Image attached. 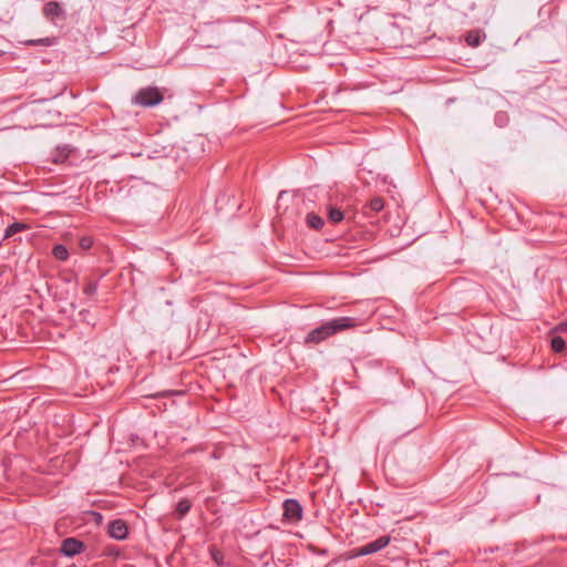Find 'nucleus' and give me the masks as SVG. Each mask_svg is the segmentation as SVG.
Wrapping results in <instances>:
<instances>
[{"label":"nucleus","instance_id":"f257e3e1","mask_svg":"<svg viewBox=\"0 0 567 567\" xmlns=\"http://www.w3.org/2000/svg\"><path fill=\"white\" fill-rule=\"evenodd\" d=\"M359 324V320L352 317H339L324 321L307 334L305 338V344H318L337 333L348 329H353Z\"/></svg>","mask_w":567,"mask_h":567},{"label":"nucleus","instance_id":"f03ea898","mask_svg":"<svg viewBox=\"0 0 567 567\" xmlns=\"http://www.w3.org/2000/svg\"><path fill=\"white\" fill-rule=\"evenodd\" d=\"M132 101L134 104L152 107L163 101V94L157 87L147 86L138 90Z\"/></svg>","mask_w":567,"mask_h":567},{"label":"nucleus","instance_id":"7ed1b4c3","mask_svg":"<svg viewBox=\"0 0 567 567\" xmlns=\"http://www.w3.org/2000/svg\"><path fill=\"white\" fill-rule=\"evenodd\" d=\"M284 517L289 522H298L302 518V506L293 498L286 499L282 504Z\"/></svg>","mask_w":567,"mask_h":567},{"label":"nucleus","instance_id":"20e7f679","mask_svg":"<svg viewBox=\"0 0 567 567\" xmlns=\"http://www.w3.org/2000/svg\"><path fill=\"white\" fill-rule=\"evenodd\" d=\"M84 547L83 542L74 537H68L62 540L60 553L66 557H73L81 554L84 550Z\"/></svg>","mask_w":567,"mask_h":567},{"label":"nucleus","instance_id":"39448f33","mask_svg":"<svg viewBox=\"0 0 567 567\" xmlns=\"http://www.w3.org/2000/svg\"><path fill=\"white\" fill-rule=\"evenodd\" d=\"M109 535L117 540H123L127 537L128 528L123 519H114L109 524Z\"/></svg>","mask_w":567,"mask_h":567},{"label":"nucleus","instance_id":"423d86ee","mask_svg":"<svg viewBox=\"0 0 567 567\" xmlns=\"http://www.w3.org/2000/svg\"><path fill=\"white\" fill-rule=\"evenodd\" d=\"M390 543V537L381 536L360 548V555H370L383 549Z\"/></svg>","mask_w":567,"mask_h":567},{"label":"nucleus","instance_id":"0eeeda50","mask_svg":"<svg viewBox=\"0 0 567 567\" xmlns=\"http://www.w3.org/2000/svg\"><path fill=\"white\" fill-rule=\"evenodd\" d=\"M43 14L47 18L63 17L64 10L62 9V7L60 6L59 2L49 1L48 3H45V6L43 8Z\"/></svg>","mask_w":567,"mask_h":567},{"label":"nucleus","instance_id":"6e6552de","mask_svg":"<svg viewBox=\"0 0 567 567\" xmlns=\"http://www.w3.org/2000/svg\"><path fill=\"white\" fill-rule=\"evenodd\" d=\"M465 41L472 48L478 47L482 42L481 32L477 30H472V31L467 32L465 35Z\"/></svg>","mask_w":567,"mask_h":567},{"label":"nucleus","instance_id":"1a4fd4ad","mask_svg":"<svg viewBox=\"0 0 567 567\" xmlns=\"http://www.w3.org/2000/svg\"><path fill=\"white\" fill-rule=\"evenodd\" d=\"M306 221H307L309 227H311V228H313L316 230L322 228V226L324 224L323 219L319 215H317L315 213H309L307 215V217H306Z\"/></svg>","mask_w":567,"mask_h":567},{"label":"nucleus","instance_id":"9d476101","mask_svg":"<svg viewBox=\"0 0 567 567\" xmlns=\"http://www.w3.org/2000/svg\"><path fill=\"white\" fill-rule=\"evenodd\" d=\"M190 506H192V504H190V502L187 498L181 499L176 504V508H175L176 516L178 518L184 517L189 512Z\"/></svg>","mask_w":567,"mask_h":567},{"label":"nucleus","instance_id":"9b49d317","mask_svg":"<svg viewBox=\"0 0 567 567\" xmlns=\"http://www.w3.org/2000/svg\"><path fill=\"white\" fill-rule=\"evenodd\" d=\"M343 218H344V215H343V212L340 208H337V207H333V206H330L328 208V219L332 224H338L341 220H343Z\"/></svg>","mask_w":567,"mask_h":567},{"label":"nucleus","instance_id":"f8f14e48","mask_svg":"<svg viewBox=\"0 0 567 567\" xmlns=\"http://www.w3.org/2000/svg\"><path fill=\"white\" fill-rule=\"evenodd\" d=\"M52 254L55 259L64 261L69 257V251L65 246L63 245H55L52 249Z\"/></svg>","mask_w":567,"mask_h":567},{"label":"nucleus","instance_id":"ddd939ff","mask_svg":"<svg viewBox=\"0 0 567 567\" xmlns=\"http://www.w3.org/2000/svg\"><path fill=\"white\" fill-rule=\"evenodd\" d=\"M27 228V225L25 224H22V223H13L11 224L10 226L7 227L6 231H4V237L8 238V237H11L13 236L14 234H18L20 231H22L23 229Z\"/></svg>","mask_w":567,"mask_h":567},{"label":"nucleus","instance_id":"4468645a","mask_svg":"<svg viewBox=\"0 0 567 567\" xmlns=\"http://www.w3.org/2000/svg\"><path fill=\"white\" fill-rule=\"evenodd\" d=\"M494 121L498 127H504L508 124L509 117L506 112H497L495 114Z\"/></svg>","mask_w":567,"mask_h":567},{"label":"nucleus","instance_id":"2eb2a0df","mask_svg":"<svg viewBox=\"0 0 567 567\" xmlns=\"http://www.w3.org/2000/svg\"><path fill=\"white\" fill-rule=\"evenodd\" d=\"M566 347V342L565 340L561 338V337H554L551 339V349L555 351V352H561L564 351Z\"/></svg>","mask_w":567,"mask_h":567},{"label":"nucleus","instance_id":"dca6fc26","mask_svg":"<svg viewBox=\"0 0 567 567\" xmlns=\"http://www.w3.org/2000/svg\"><path fill=\"white\" fill-rule=\"evenodd\" d=\"M369 207L371 210L375 212V213H379L383 209L384 207V202L381 197H374L370 200L369 203Z\"/></svg>","mask_w":567,"mask_h":567},{"label":"nucleus","instance_id":"f3484780","mask_svg":"<svg viewBox=\"0 0 567 567\" xmlns=\"http://www.w3.org/2000/svg\"><path fill=\"white\" fill-rule=\"evenodd\" d=\"M28 45H45L49 47L52 44V40L50 38H42L37 40H29L25 42Z\"/></svg>","mask_w":567,"mask_h":567},{"label":"nucleus","instance_id":"a211bd4d","mask_svg":"<svg viewBox=\"0 0 567 567\" xmlns=\"http://www.w3.org/2000/svg\"><path fill=\"white\" fill-rule=\"evenodd\" d=\"M97 290V282L96 281H89L85 284L83 288V292L86 296H93Z\"/></svg>","mask_w":567,"mask_h":567},{"label":"nucleus","instance_id":"6ab92c4d","mask_svg":"<svg viewBox=\"0 0 567 567\" xmlns=\"http://www.w3.org/2000/svg\"><path fill=\"white\" fill-rule=\"evenodd\" d=\"M80 246L83 249H89L92 246V240L87 237H84L80 240Z\"/></svg>","mask_w":567,"mask_h":567},{"label":"nucleus","instance_id":"aec40b11","mask_svg":"<svg viewBox=\"0 0 567 567\" xmlns=\"http://www.w3.org/2000/svg\"><path fill=\"white\" fill-rule=\"evenodd\" d=\"M558 330L560 331H567V320L565 322H561L559 326H558Z\"/></svg>","mask_w":567,"mask_h":567},{"label":"nucleus","instance_id":"412c9836","mask_svg":"<svg viewBox=\"0 0 567 567\" xmlns=\"http://www.w3.org/2000/svg\"><path fill=\"white\" fill-rule=\"evenodd\" d=\"M206 47H208V48H213V47L218 48V47H219V44H207Z\"/></svg>","mask_w":567,"mask_h":567},{"label":"nucleus","instance_id":"4be33fe9","mask_svg":"<svg viewBox=\"0 0 567 567\" xmlns=\"http://www.w3.org/2000/svg\"><path fill=\"white\" fill-rule=\"evenodd\" d=\"M212 457H213V458H217L216 453H212Z\"/></svg>","mask_w":567,"mask_h":567}]
</instances>
